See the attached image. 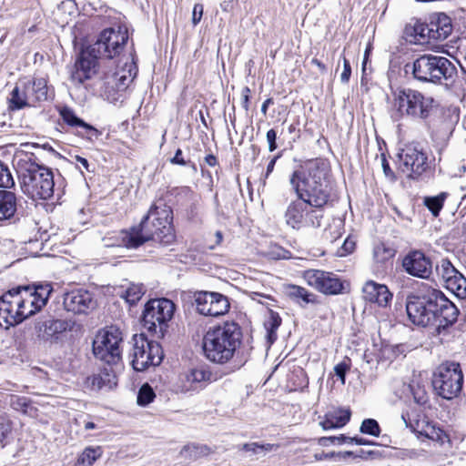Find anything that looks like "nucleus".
Instances as JSON below:
<instances>
[{
	"instance_id": "nucleus-1",
	"label": "nucleus",
	"mask_w": 466,
	"mask_h": 466,
	"mask_svg": "<svg viewBox=\"0 0 466 466\" xmlns=\"http://www.w3.org/2000/svg\"><path fill=\"white\" fill-rule=\"evenodd\" d=\"M406 311L414 325L432 327L436 336L448 335L460 313L441 290L430 286H422L408 295Z\"/></svg>"
},
{
	"instance_id": "nucleus-2",
	"label": "nucleus",
	"mask_w": 466,
	"mask_h": 466,
	"mask_svg": "<svg viewBox=\"0 0 466 466\" xmlns=\"http://www.w3.org/2000/svg\"><path fill=\"white\" fill-rule=\"evenodd\" d=\"M172 214L171 208L163 200L156 201L139 225L119 233L120 245L127 248H137L149 240L164 245L172 243L175 239Z\"/></svg>"
},
{
	"instance_id": "nucleus-3",
	"label": "nucleus",
	"mask_w": 466,
	"mask_h": 466,
	"mask_svg": "<svg viewBox=\"0 0 466 466\" xmlns=\"http://www.w3.org/2000/svg\"><path fill=\"white\" fill-rule=\"evenodd\" d=\"M328 167L321 158L299 163L289 176V184L298 198L311 207L323 208L329 200Z\"/></svg>"
},
{
	"instance_id": "nucleus-4",
	"label": "nucleus",
	"mask_w": 466,
	"mask_h": 466,
	"mask_svg": "<svg viewBox=\"0 0 466 466\" xmlns=\"http://www.w3.org/2000/svg\"><path fill=\"white\" fill-rule=\"evenodd\" d=\"M53 291L50 284L17 287L0 298V326H15L39 311Z\"/></svg>"
},
{
	"instance_id": "nucleus-5",
	"label": "nucleus",
	"mask_w": 466,
	"mask_h": 466,
	"mask_svg": "<svg viewBox=\"0 0 466 466\" xmlns=\"http://www.w3.org/2000/svg\"><path fill=\"white\" fill-rule=\"evenodd\" d=\"M128 40L127 30L106 28L98 35L96 41L86 50H82L72 72L71 78L77 84H83L96 74L98 58L111 59L123 50Z\"/></svg>"
},
{
	"instance_id": "nucleus-6",
	"label": "nucleus",
	"mask_w": 466,
	"mask_h": 466,
	"mask_svg": "<svg viewBox=\"0 0 466 466\" xmlns=\"http://www.w3.org/2000/svg\"><path fill=\"white\" fill-rule=\"evenodd\" d=\"M242 329L236 322H225L209 329L203 338L206 357L216 363H227L242 343Z\"/></svg>"
},
{
	"instance_id": "nucleus-7",
	"label": "nucleus",
	"mask_w": 466,
	"mask_h": 466,
	"mask_svg": "<svg viewBox=\"0 0 466 466\" xmlns=\"http://www.w3.org/2000/svg\"><path fill=\"white\" fill-rule=\"evenodd\" d=\"M34 155H24L17 160L22 191L31 198L48 199L54 193V176L51 169L35 164Z\"/></svg>"
},
{
	"instance_id": "nucleus-8",
	"label": "nucleus",
	"mask_w": 466,
	"mask_h": 466,
	"mask_svg": "<svg viewBox=\"0 0 466 466\" xmlns=\"http://www.w3.org/2000/svg\"><path fill=\"white\" fill-rule=\"evenodd\" d=\"M455 66L447 58L435 55H422L412 63V75L420 82L441 84L456 75Z\"/></svg>"
},
{
	"instance_id": "nucleus-9",
	"label": "nucleus",
	"mask_w": 466,
	"mask_h": 466,
	"mask_svg": "<svg viewBox=\"0 0 466 466\" xmlns=\"http://www.w3.org/2000/svg\"><path fill=\"white\" fill-rule=\"evenodd\" d=\"M394 103L401 116L426 119L435 107V100L411 88H400L394 94Z\"/></svg>"
},
{
	"instance_id": "nucleus-10",
	"label": "nucleus",
	"mask_w": 466,
	"mask_h": 466,
	"mask_svg": "<svg viewBox=\"0 0 466 466\" xmlns=\"http://www.w3.org/2000/svg\"><path fill=\"white\" fill-rule=\"evenodd\" d=\"M174 310L175 305L170 299L162 298L149 300L142 315L144 328L157 338H162Z\"/></svg>"
},
{
	"instance_id": "nucleus-11",
	"label": "nucleus",
	"mask_w": 466,
	"mask_h": 466,
	"mask_svg": "<svg viewBox=\"0 0 466 466\" xmlns=\"http://www.w3.org/2000/svg\"><path fill=\"white\" fill-rule=\"evenodd\" d=\"M123 342L121 330L110 326L103 332H99L93 341V353L95 357L106 365L121 366Z\"/></svg>"
},
{
	"instance_id": "nucleus-12",
	"label": "nucleus",
	"mask_w": 466,
	"mask_h": 466,
	"mask_svg": "<svg viewBox=\"0 0 466 466\" xmlns=\"http://www.w3.org/2000/svg\"><path fill=\"white\" fill-rule=\"evenodd\" d=\"M462 385L463 375L459 363H442L433 373V389L443 399L451 400L457 397L462 389Z\"/></svg>"
},
{
	"instance_id": "nucleus-13",
	"label": "nucleus",
	"mask_w": 466,
	"mask_h": 466,
	"mask_svg": "<svg viewBox=\"0 0 466 466\" xmlns=\"http://www.w3.org/2000/svg\"><path fill=\"white\" fill-rule=\"evenodd\" d=\"M133 342L131 364L135 370L144 371L149 366L161 363L164 353L158 342L148 339L144 334L134 335Z\"/></svg>"
},
{
	"instance_id": "nucleus-14",
	"label": "nucleus",
	"mask_w": 466,
	"mask_h": 466,
	"mask_svg": "<svg viewBox=\"0 0 466 466\" xmlns=\"http://www.w3.org/2000/svg\"><path fill=\"white\" fill-rule=\"evenodd\" d=\"M398 157L400 171L411 179H418L430 169L426 153L416 147L407 146Z\"/></svg>"
},
{
	"instance_id": "nucleus-15",
	"label": "nucleus",
	"mask_w": 466,
	"mask_h": 466,
	"mask_svg": "<svg viewBox=\"0 0 466 466\" xmlns=\"http://www.w3.org/2000/svg\"><path fill=\"white\" fill-rule=\"evenodd\" d=\"M193 299L197 310L204 316L224 315L230 307L228 299L218 292L196 291Z\"/></svg>"
},
{
	"instance_id": "nucleus-16",
	"label": "nucleus",
	"mask_w": 466,
	"mask_h": 466,
	"mask_svg": "<svg viewBox=\"0 0 466 466\" xmlns=\"http://www.w3.org/2000/svg\"><path fill=\"white\" fill-rule=\"evenodd\" d=\"M304 279L309 286L324 294L336 295L343 289L341 280L330 272L309 269L305 271Z\"/></svg>"
},
{
	"instance_id": "nucleus-17",
	"label": "nucleus",
	"mask_w": 466,
	"mask_h": 466,
	"mask_svg": "<svg viewBox=\"0 0 466 466\" xmlns=\"http://www.w3.org/2000/svg\"><path fill=\"white\" fill-rule=\"evenodd\" d=\"M72 329L71 322L66 319H49L35 323L36 337L45 342L58 343L63 334Z\"/></svg>"
},
{
	"instance_id": "nucleus-18",
	"label": "nucleus",
	"mask_w": 466,
	"mask_h": 466,
	"mask_svg": "<svg viewBox=\"0 0 466 466\" xmlns=\"http://www.w3.org/2000/svg\"><path fill=\"white\" fill-rule=\"evenodd\" d=\"M404 270L410 276L428 279L432 273V262L420 250L409 252L402 260Z\"/></svg>"
},
{
	"instance_id": "nucleus-19",
	"label": "nucleus",
	"mask_w": 466,
	"mask_h": 466,
	"mask_svg": "<svg viewBox=\"0 0 466 466\" xmlns=\"http://www.w3.org/2000/svg\"><path fill=\"white\" fill-rule=\"evenodd\" d=\"M401 419L404 421L407 428H410L412 431L419 433L431 441L443 443L447 435L445 432L436 427L432 422L428 421L425 419H412L410 412H403Z\"/></svg>"
},
{
	"instance_id": "nucleus-20",
	"label": "nucleus",
	"mask_w": 466,
	"mask_h": 466,
	"mask_svg": "<svg viewBox=\"0 0 466 466\" xmlns=\"http://www.w3.org/2000/svg\"><path fill=\"white\" fill-rule=\"evenodd\" d=\"M63 304L67 311L75 314H86L96 307V301L92 294L84 289H76L66 293Z\"/></svg>"
},
{
	"instance_id": "nucleus-21",
	"label": "nucleus",
	"mask_w": 466,
	"mask_h": 466,
	"mask_svg": "<svg viewBox=\"0 0 466 466\" xmlns=\"http://www.w3.org/2000/svg\"><path fill=\"white\" fill-rule=\"evenodd\" d=\"M120 366L106 365L100 370L98 374H95L86 378V384L94 390L103 389L111 390L117 384L116 371Z\"/></svg>"
},
{
	"instance_id": "nucleus-22",
	"label": "nucleus",
	"mask_w": 466,
	"mask_h": 466,
	"mask_svg": "<svg viewBox=\"0 0 466 466\" xmlns=\"http://www.w3.org/2000/svg\"><path fill=\"white\" fill-rule=\"evenodd\" d=\"M362 292L366 301L377 303L380 307H386L392 299V294L386 285L372 280L364 284Z\"/></svg>"
},
{
	"instance_id": "nucleus-23",
	"label": "nucleus",
	"mask_w": 466,
	"mask_h": 466,
	"mask_svg": "<svg viewBox=\"0 0 466 466\" xmlns=\"http://www.w3.org/2000/svg\"><path fill=\"white\" fill-rule=\"evenodd\" d=\"M307 205L299 199L289 203L284 214L286 224L297 230L303 228Z\"/></svg>"
},
{
	"instance_id": "nucleus-24",
	"label": "nucleus",
	"mask_w": 466,
	"mask_h": 466,
	"mask_svg": "<svg viewBox=\"0 0 466 466\" xmlns=\"http://www.w3.org/2000/svg\"><path fill=\"white\" fill-rule=\"evenodd\" d=\"M452 31L451 20L445 14H439L430 22L431 39L432 41L445 40Z\"/></svg>"
},
{
	"instance_id": "nucleus-25",
	"label": "nucleus",
	"mask_w": 466,
	"mask_h": 466,
	"mask_svg": "<svg viewBox=\"0 0 466 466\" xmlns=\"http://www.w3.org/2000/svg\"><path fill=\"white\" fill-rule=\"evenodd\" d=\"M135 69L136 67L133 65H129L128 69L122 68L111 75H107L106 76V89L109 87L114 88L115 85L116 91H125L136 76V72H133Z\"/></svg>"
},
{
	"instance_id": "nucleus-26",
	"label": "nucleus",
	"mask_w": 466,
	"mask_h": 466,
	"mask_svg": "<svg viewBox=\"0 0 466 466\" xmlns=\"http://www.w3.org/2000/svg\"><path fill=\"white\" fill-rule=\"evenodd\" d=\"M59 113L66 124L70 127L81 128L83 130L81 132L83 137L87 138H91L93 136L97 137V129L78 117L70 107L64 106Z\"/></svg>"
},
{
	"instance_id": "nucleus-27",
	"label": "nucleus",
	"mask_w": 466,
	"mask_h": 466,
	"mask_svg": "<svg viewBox=\"0 0 466 466\" xmlns=\"http://www.w3.org/2000/svg\"><path fill=\"white\" fill-rule=\"evenodd\" d=\"M30 104L46 101L48 98L47 81L45 78H36L23 82Z\"/></svg>"
},
{
	"instance_id": "nucleus-28",
	"label": "nucleus",
	"mask_w": 466,
	"mask_h": 466,
	"mask_svg": "<svg viewBox=\"0 0 466 466\" xmlns=\"http://www.w3.org/2000/svg\"><path fill=\"white\" fill-rule=\"evenodd\" d=\"M404 34L410 42L424 44L431 41L430 24L416 20L413 24L406 25Z\"/></svg>"
},
{
	"instance_id": "nucleus-29",
	"label": "nucleus",
	"mask_w": 466,
	"mask_h": 466,
	"mask_svg": "<svg viewBox=\"0 0 466 466\" xmlns=\"http://www.w3.org/2000/svg\"><path fill=\"white\" fill-rule=\"evenodd\" d=\"M16 210V195L12 191L0 189V221L13 218Z\"/></svg>"
},
{
	"instance_id": "nucleus-30",
	"label": "nucleus",
	"mask_w": 466,
	"mask_h": 466,
	"mask_svg": "<svg viewBox=\"0 0 466 466\" xmlns=\"http://www.w3.org/2000/svg\"><path fill=\"white\" fill-rule=\"evenodd\" d=\"M285 294L294 302L305 307L309 303H315L316 296L309 292L305 288L297 285H288L285 287Z\"/></svg>"
},
{
	"instance_id": "nucleus-31",
	"label": "nucleus",
	"mask_w": 466,
	"mask_h": 466,
	"mask_svg": "<svg viewBox=\"0 0 466 466\" xmlns=\"http://www.w3.org/2000/svg\"><path fill=\"white\" fill-rule=\"evenodd\" d=\"M350 419V410H338L327 415L325 420L320 422V424L324 430L341 428L348 423Z\"/></svg>"
},
{
	"instance_id": "nucleus-32",
	"label": "nucleus",
	"mask_w": 466,
	"mask_h": 466,
	"mask_svg": "<svg viewBox=\"0 0 466 466\" xmlns=\"http://www.w3.org/2000/svg\"><path fill=\"white\" fill-rule=\"evenodd\" d=\"M448 198V193L441 192L437 196H426L423 198V205L429 209L433 217H438Z\"/></svg>"
},
{
	"instance_id": "nucleus-33",
	"label": "nucleus",
	"mask_w": 466,
	"mask_h": 466,
	"mask_svg": "<svg viewBox=\"0 0 466 466\" xmlns=\"http://www.w3.org/2000/svg\"><path fill=\"white\" fill-rule=\"evenodd\" d=\"M30 105L24 85L20 83L11 93L10 107L13 109H21Z\"/></svg>"
},
{
	"instance_id": "nucleus-34",
	"label": "nucleus",
	"mask_w": 466,
	"mask_h": 466,
	"mask_svg": "<svg viewBox=\"0 0 466 466\" xmlns=\"http://www.w3.org/2000/svg\"><path fill=\"white\" fill-rule=\"evenodd\" d=\"M103 448L101 446H87L77 458V463L84 466H91L101 458Z\"/></svg>"
},
{
	"instance_id": "nucleus-35",
	"label": "nucleus",
	"mask_w": 466,
	"mask_h": 466,
	"mask_svg": "<svg viewBox=\"0 0 466 466\" xmlns=\"http://www.w3.org/2000/svg\"><path fill=\"white\" fill-rule=\"evenodd\" d=\"M322 208H315L310 205H307L305 218H304V227H311V228H319L323 219V211Z\"/></svg>"
},
{
	"instance_id": "nucleus-36",
	"label": "nucleus",
	"mask_w": 466,
	"mask_h": 466,
	"mask_svg": "<svg viewBox=\"0 0 466 466\" xmlns=\"http://www.w3.org/2000/svg\"><path fill=\"white\" fill-rule=\"evenodd\" d=\"M210 452L211 450L207 445L195 443L185 445L181 450V454L190 460H197L208 455Z\"/></svg>"
},
{
	"instance_id": "nucleus-37",
	"label": "nucleus",
	"mask_w": 466,
	"mask_h": 466,
	"mask_svg": "<svg viewBox=\"0 0 466 466\" xmlns=\"http://www.w3.org/2000/svg\"><path fill=\"white\" fill-rule=\"evenodd\" d=\"M281 324V318L279 313L269 310L268 319L265 321L264 326L267 330L268 340L273 343L277 339V330Z\"/></svg>"
},
{
	"instance_id": "nucleus-38",
	"label": "nucleus",
	"mask_w": 466,
	"mask_h": 466,
	"mask_svg": "<svg viewBox=\"0 0 466 466\" xmlns=\"http://www.w3.org/2000/svg\"><path fill=\"white\" fill-rule=\"evenodd\" d=\"M343 221L334 219L323 231L322 238L331 243L338 241L343 233Z\"/></svg>"
},
{
	"instance_id": "nucleus-39",
	"label": "nucleus",
	"mask_w": 466,
	"mask_h": 466,
	"mask_svg": "<svg viewBox=\"0 0 466 466\" xmlns=\"http://www.w3.org/2000/svg\"><path fill=\"white\" fill-rule=\"evenodd\" d=\"M146 292L143 284H130L125 291L120 295L129 304H136Z\"/></svg>"
},
{
	"instance_id": "nucleus-40",
	"label": "nucleus",
	"mask_w": 466,
	"mask_h": 466,
	"mask_svg": "<svg viewBox=\"0 0 466 466\" xmlns=\"http://www.w3.org/2000/svg\"><path fill=\"white\" fill-rule=\"evenodd\" d=\"M12 440V421L6 416L0 415V448H4L10 443Z\"/></svg>"
},
{
	"instance_id": "nucleus-41",
	"label": "nucleus",
	"mask_w": 466,
	"mask_h": 466,
	"mask_svg": "<svg viewBox=\"0 0 466 466\" xmlns=\"http://www.w3.org/2000/svg\"><path fill=\"white\" fill-rule=\"evenodd\" d=\"M215 380L216 377L204 366L192 369L188 375V380H191L192 382H211Z\"/></svg>"
},
{
	"instance_id": "nucleus-42",
	"label": "nucleus",
	"mask_w": 466,
	"mask_h": 466,
	"mask_svg": "<svg viewBox=\"0 0 466 466\" xmlns=\"http://www.w3.org/2000/svg\"><path fill=\"white\" fill-rule=\"evenodd\" d=\"M395 255V250L386 247L384 244H378L373 249V258L377 263L384 264L391 259Z\"/></svg>"
},
{
	"instance_id": "nucleus-43",
	"label": "nucleus",
	"mask_w": 466,
	"mask_h": 466,
	"mask_svg": "<svg viewBox=\"0 0 466 466\" xmlns=\"http://www.w3.org/2000/svg\"><path fill=\"white\" fill-rule=\"evenodd\" d=\"M441 275L446 282V287L449 288L453 279L457 277L460 272L453 267V265L447 259L441 261Z\"/></svg>"
},
{
	"instance_id": "nucleus-44",
	"label": "nucleus",
	"mask_w": 466,
	"mask_h": 466,
	"mask_svg": "<svg viewBox=\"0 0 466 466\" xmlns=\"http://www.w3.org/2000/svg\"><path fill=\"white\" fill-rule=\"evenodd\" d=\"M156 394L148 383L143 384L137 393V402L139 406H147L155 399Z\"/></svg>"
},
{
	"instance_id": "nucleus-45",
	"label": "nucleus",
	"mask_w": 466,
	"mask_h": 466,
	"mask_svg": "<svg viewBox=\"0 0 466 466\" xmlns=\"http://www.w3.org/2000/svg\"><path fill=\"white\" fill-rule=\"evenodd\" d=\"M360 431L363 434L379 437L380 434V427L376 420L365 419L361 422Z\"/></svg>"
},
{
	"instance_id": "nucleus-46",
	"label": "nucleus",
	"mask_w": 466,
	"mask_h": 466,
	"mask_svg": "<svg viewBox=\"0 0 466 466\" xmlns=\"http://www.w3.org/2000/svg\"><path fill=\"white\" fill-rule=\"evenodd\" d=\"M447 289L454 292L459 298H466V278H464L463 275L460 273L457 277H455V279H453V282H451L450 287Z\"/></svg>"
},
{
	"instance_id": "nucleus-47",
	"label": "nucleus",
	"mask_w": 466,
	"mask_h": 466,
	"mask_svg": "<svg viewBox=\"0 0 466 466\" xmlns=\"http://www.w3.org/2000/svg\"><path fill=\"white\" fill-rule=\"evenodd\" d=\"M15 186V180L6 165L0 160V187L11 188Z\"/></svg>"
},
{
	"instance_id": "nucleus-48",
	"label": "nucleus",
	"mask_w": 466,
	"mask_h": 466,
	"mask_svg": "<svg viewBox=\"0 0 466 466\" xmlns=\"http://www.w3.org/2000/svg\"><path fill=\"white\" fill-rule=\"evenodd\" d=\"M278 445L275 444H258L256 442L253 443H246L243 445V450L246 451H251L255 454L266 453L273 451L274 449H278Z\"/></svg>"
},
{
	"instance_id": "nucleus-49",
	"label": "nucleus",
	"mask_w": 466,
	"mask_h": 466,
	"mask_svg": "<svg viewBox=\"0 0 466 466\" xmlns=\"http://www.w3.org/2000/svg\"><path fill=\"white\" fill-rule=\"evenodd\" d=\"M355 248V241L347 238L341 243L339 248L336 251V255L339 257H345L350 254Z\"/></svg>"
},
{
	"instance_id": "nucleus-50",
	"label": "nucleus",
	"mask_w": 466,
	"mask_h": 466,
	"mask_svg": "<svg viewBox=\"0 0 466 466\" xmlns=\"http://www.w3.org/2000/svg\"><path fill=\"white\" fill-rule=\"evenodd\" d=\"M266 138H267V141H268V151L269 152H273L277 149L278 147V145H277V132L275 131V129H269L268 132H267V135H266Z\"/></svg>"
},
{
	"instance_id": "nucleus-51",
	"label": "nucleus",
	"mask_w": 466,
	"mask_h": 466,
	"mask_svg": "<svg viewBox=\"0 0 466 466\" xmlns=\"http://www.w3.org/2000/svg\"><path fill=\"white\" fill-rule=\"evenodd\" d=\"M120 91H116V86L114 85V88L113 87H109L107 88L106 90V81L104 82V90H103V93H104V96H106V98L109 101V102H116L119 99V93Z\"/></svg>"
},
{
	"instance_id": "nucleus-52",
	"label": "nucleus",
	"mask_w": 466,
	"mask_h": 466,
	"mask_svg": "<svg viewBox=\"0 0 466 466\" xmlns=\"http://www.w3.org/2000/svg\"><path fill=\"white\" fill-rule=\"evenodd\" d=\"M351 75V66L350 61L347 58H343V71L340 75V81L347 84L350 81Z\"/></svg>"
},
{
	"instance_id": "nucleus-53",
	"label": "nucleus",
	"mask_w": 466,
	"mask_h": 466,
	"mask_svg": "<svg viewBox=\"0 0 466 466\" xmlns=\"http://www.w3.org/2000/svg\"><path fill=\"white\" fill-rule=\"evenodd\" d=\"M203 5L201 4H196L193 7V12H192V23L194 25H197L201 18H202V15H203Z\"/></svg>"
},
{
	"instance_id": "nucleus-54",
	"label": "nucleus",
	"mask_w": 466,
	"mask_h": 466,
	"mask_svg": "<svg viewBox=\"0 0 466 466\" xmlns=\"http://www.w3.org/2000/svg\"><path fill=\"white\" fill-rule=\"evenodd\" d=\"M348 369V365L343 362L337 364L334 368L335 374L341 380L342 383L345 382Z\"/></svg>"
},
{
	"instance_id": "nucleus-55",
	"label": "nucleus",
	"mask_w": 466,
	"mask_h": 466,
	"mask_svg": "<svg viewBox=\"0 0 466 466\" xmlns=\"http://www.w3.org/2000/svg\"><path fill=\"white\" fill-rule=\"evenodd\" d=\"M172 164L186 166L189 163V161H186L182 157V150L180 148L177 149L175 156L170 159Z\"/></svg>"
},
{
	"instance_id": "nucleus-56",
	"label": "nucleus",
	"mask_w": 466,
	"mask_h": 466,
	"mask_svg": "<svg viewBox=\"0 0 466 466\" xmlns=\"http://www.w3.org/2000/svg\"><path fill=\"white\" fill-rule=\"evenodd\" d=\"M377 452L375 451H365L362 449H360L355 452V458H360L362 460H368L370 458H373Z\"/></svg>"
},
{
	"instance_id": "nucleus-57",
	"label": "nucleus",
	"mask_w": 466,
	"mask_h": 466,
	"mask_svg": "<svg viewBox=\"0 0 466 466\" xmlns=\"http://www.w3.org/2000/svg\"><path fill=\"white\" fill-rule=\"evenodd\" d=\"M351 441L357 445H377L375 441L359 436L352 437Z\"/></svg>"
},
{
	"instance_id": "nucleus-58",
	"label": "nucleus",
	"mask_w": 466,
	"mask_h": 466,
	"mask_svg": "<svg viewBox=\"0 0 466 466\" xmlns=\"http://www.w3.org/2000/svg\"><path fill=\"white\" fill-rule=\"evenodd\" d=\"M75 160L76 165H80L85 170L90 171L89 169V163L86 158L82 157L80 156H75ZM78 168H81L79 166H77Z\"/></svg>"
},
{
	"instance_id": "nucleus-59",
	"label": "nucleus",
	"mask_w": 466,
	"mask_h": 466,
	"mask_svg": "<svg viewBox=\"0 0 466 466\" xmlns=\"http://www.w3.org/2000/svg\"><path fill=\"white\" fill-rule=\"evenodd\" d=\"M249 93L250 89L248 86H245L242 89V97H243V107L248 110V101H249Z\"/></svg>"
},
{
	"instance_id": "nucleus-60",
	"label": "nucleus",
	"mask_w": 466,
	"mask_h": 466,
	"mask_svg": "<svg viewBox=\"0 0 466 466\" xmlns=\"http://www.w3.org/2000/svg\"><path fill=\"white\" fill-rule=\"evenodd\" d=\"M314 458L317 461H322V460L330 459V458H335L336 459V452L326 453L324 451H321V452L316 453L314 455Z\"/></svg>"
},
{
	"instance_id": "nucleus-61",
	"label": "nucleus",
	"mask_w": 466,
	"mask_h": 466,
	"mask_svg": "<svg viewBox=\"0 0 466 466\" xmlns=\"http://www.w3.org/2000/svg\"><path fill=\"white\" fill-rule=\"evenodd\" d=\"M349 457H354L355 458V452H353V451H344V452H338V453H336V460L337 461L346 460Z\"/></svg>"
},
{
	"instance_id": "nucleus-62",
	"label": "nucleus",
	"mask_w": 466,
	"mask_h": 466,
	"mask_svg": "<svg viewBox=\"0 0 466 466\" xmlns=\"http://www.w3.org/2000/svg\"><path fill=\"white\" fill-rule=\"evenodd\" d=\"M352 437H348L344 434H340L339 436H335V441H338V443H353V441H351Z\"/></svg>"
},
{
	"instance_id": "nucleus-63",
	"label": "nucleus",
	"mask_w": 466,
	"mask_h": 466,
	"mask_svg": "<svg viewBox=\"0 0 466 466\" xmlns=\"http://www.w3.org/2000/svg\"><path fill=\"white\" fill-rule=\"evenodd\" d=\"M279 157H280L279 155H278V156L274 157L269 161V163L268 164L267 171H266V177H268L269 176V174L273 171L274 167H275V164H276V161H277V159H278Z\"/></svg>"
},
{
	"instance_id": "nucleus-64",
	"label": "nucleus",
	"mask_w": 466,
	"mask_h": 466,
	"mask_svg": "<svg viewBox=\"0 0 466 466\" xmlns=\"http://www.w3.org/2000/svg\"><path fill=\"white\" fill-rule=\"evenodd\" d=\"M205 162L207 163V165H208L210 167H215L218 164L217 157L212 154L208 155L205 157Z\"/></svg>"
}]
</instances>
